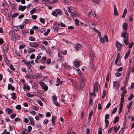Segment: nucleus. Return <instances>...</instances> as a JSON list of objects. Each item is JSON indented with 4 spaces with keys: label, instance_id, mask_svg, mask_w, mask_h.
Wrapping results in <instances>:
<instances>
[{
    "label": "nucleus",
    "instance_id": "20e7f679",
    "mask_svg": "<svg viewBox=\"0 0 134 134\" xmlns=\"http://www.w3.org/2000/svg\"><path fill=\"white\" fill-rule=\"evenodd\" d=\"M121 36L123 37L124 39L128 38V34H127L126 30L123 31L121 33Z\"/></svg>",
    "mask_w": 134,
    "mask_h": 134
},
{
    "label": "nucleus",
    "instance_id": "dca6fc26",
    "mask_svg": "<svg viewBox=\"0 0 134 134\" xmlns=\"http://www.w3.org/2000/svg\"><path fill=\"white\" fill-rule=\"evenodd\" d=\"M131 68H129V71H128V72L127 73V75L125 79V80L126 81H127L129 79V73L130 72V71L131 70Z\"/></svg>",
    "mask_w": 134,
    "mask_h": 134
},
{
    "label": "nucleus",
    "instance_id": "f03ea898",
    "mask_svg": "<svg viewBox=\"0 0 134 134\" xmlns=\"http://www.w3.org/2000/svg\"><path fill=\"white\" fill-rule=\"evenodd\" d=\"M68 12L70 13L71 15V16L73 17H75L76 16V13L75 10L72 8H71L70 7L68 8Z\"/></svg>",
    "mask_w": 134,
    "mask_h": 134
},
{
    "label": "nucleus",
    "instance_id": "2f4dec72",
    "mask_svg": "<svg viewBox=\"0 0 134 134\" xmlns=\"http://www.w3.org/2000/svg\"><path fill=\"white\" fill-rule=\"evenodd\" d=\"M47 58L45 57H43L41 59V61L42 63H44L46 60Z\"/></svg>",
    "mask_w": 134,
    "mask_h": 134
},
{
    "label": "nucleus",
    "instance_id": "69168bd1",
    "mask_svg": "<svg viewBox=\"0 0 134 134\" xmlns=\"http://www.w3.org/2000/svg\"><path fill=\"white\" fill-rule=\"evenodd\" d=\"M16 114H12L10 115V117L12 119H13L15 118L16 116Z\"/></svg>",
    "mask_w": 134,
    "mask_h": 134
},
{
    "label": "nucleus",
    "instance_id": "bf43d9fd",
    "mask_svg": "<svg viewBox=\"0 0 134 134\" xmlns=\"http://www.w3.org/2000/svg\"><path fill=\"white\" fill-rule=\"evenodd\" d=\"M102 129L101 127H100L99 129V131L98 132V134H102Z\"/></svg>",
    "mask_w": 134,
    "mask_h": 134
},
{
    "label": "nucleus",
    "instance_id": "6ab92c4d",
    "mask_svg": "<svg viewBox=\"0 0 134 134\" xmlns=\"http://www.w3.org/2000/svg\"><path fill=\"white\" fill-rule=\"evenodd\" d=\"M59 24L58 23L57 25L54 27V29L55 32H57L58 31V28Z\"/></svg>",
    "mask_w": 134,
    "mask_h": 134
},
{
    "label": "nucleus",
    "instance_id": "b1692460",
    "mask_svg": "<svg viewBox=\"0 0 134 134\" xmlns=\"http://www.w3.org/2000/svg\"><path fill=\"white\" fill-rule=\"evenodd\" d=\"M85 85L84 82H82V83H80L79 87H77V88H78L80 89L81 88L85 86Z\"/></svg>",
    "mask_w": 134,
    "mask_h": 134
},
{
    "label": "nucleus",
    "instance_id": "f257e3e1",
    "mask_svg": "<svg viewBox=\"0 0 134 134\" xmlns=\"http://www.w3.org/2000/svg\"><path fill=\"white\" fill-rule=\"evenodd\" d=\"M99 37L100 39V42L101 43H104L105 42V41L107 42L108 41V38L107 36L104 35V37H103L101 35L99 34Z\"/></svg>",
    "mask_w": 134,
    "mask_h": 134
},
{
    "label": "nucleus",
    "instance_id": "473e14b6",
    "mask_svg": "<svg viewBox=\"0 0 134 134\" xmlns=\"http://www.w3.org/2000/svg\"><path fill=\"white\" fill-rule=\"evenodd\" d=\"M19 15V14L17 13H14L12 15V18H14L18 16Z\"/></svg>",
    "mask_w": 134,
    "mask_h": 134
},
{
    "label": "nucleus",
    "instance_id": "393cba45",
    "mask_svg": "<svg viewBox=\"0 0 134 134\" xmlns=\"http://www.w3.org/2000/svg\"><path fill=\"white\" fill-rule=\"evenodd\" d=\"M116 62V60H115V64L119 66H120L121 65V63L120 62V60H119V59H118L117 61Z\"/></svg>",
    "mask_w": 134,
    "mask_h": 134
},
{
    "label": "nucleus",
    "instance_id": "423d86ee",
    "mask_svg": "<svg viewBox=\"0 0 134 134\" xmlns=\"http://www.w3.org/2000/svg\"><path fill=\"white\" fill-rule=\"evenodd\" d=\"M119 86V82L116 81L114 82L113 85V87L114 88H118Z\"/></svg>",
    "mask_w": 134,
    "mask_h": 134
},
{
    "label": "nucleus",
    "instance_id": "603ef678",
    "mask_svg": "<svg viewBox=\"0 0 134 134\" xmlns=\"http://www.w3.org/2000/svg\"><path fill=\"white\" fill-rule=\"evenodd\" d=\"M4 60L5 61V62L7 64H8L9 63L8 60L7 58L6 57H5V58H4Z\"/></svg>",
    "mask_w": 134,
    "mask_h": 134
},
{
    "label": "nucleus",
    "instance_id": "4be33fe9",
    "mask_svg": "<svg viewBox=\"0 0 134 134\" xmlns=\"http://www.w3.org/2000/svg\"><path fill=\"white\" fill-rule=\"evenodd\" d=\"M35 76L38 78H41L42 77V75L40 74L36 73L35 75Z\"/></svg>",
    "mask_w": 134,
    "mask_h": 134
},
{
    "label": "nucleus",
    "instance_id": "a878e982",
    "mask_svg": "<svg viewBox=\"0 0 134 134\" xmlns=\"http://www.w3.org/2000/svg\"><path fill=\"white\" fill-rule=\"evenodd\" d=\"M127 12V9L126 8H125L124 11L122 15V18H124Z\"/></svg>",
    "mask_w": 134,
    "mask_h": 134
},
{
    "label": "nucleus",
    "instance_id": "8fccbe9b",
    "mask_svg": "<svg viewBox=\"0 0 134 134\" xmlns=\"http://www.w3.org/2000/svg\"><path fill=\"white\" fill-rule=\"evenodd\" d=\"M31 17L33 20H35L37 18V16L36 15H33Z\"/></svg>",
    "mask_w": 134,
    "mask_h": 134
},
{
    "label": "nucleus",
    "instance_id": "a211bd4d",
    "mask_svg": "<svg viewBox=\"0 0 134 134\" xmlns=\"http://www.w3.org/2000/svg\"><path fill=\"white\" fill-rule=\"evenodd\" d=\"M5 111L6 112H7L8 114H10L12 113V110L11 109H9V108H7L5 110Z\"/></svg>",
    "mask_w": 134,
    "mask_h": 134
},
{
    "label": "nucleus",
    "instance_id": "1a4fd4ad",
    "mask_svg": "<svg viewBox=\"0 0 134 134\" xmlns=\"http://www.w3.org/2000/svg\"><path fill=\"white\" fill-rule=\"evenodd\" d=\"M23 87L24 90H27V91H29L30 88V86L28 85H26L25 83L23 84Z\"/></svg>",
    "mask_w": 134,
    "mask_h": 134
},
{
    "label": "nucleus",
    "instance_id": "5fc2aeb1",
    "mask_svg": "<svg viewBox=\"0 0 134 134\" xmlns=\"http://www.w3.org/2000/svg\"><path fill=\"white\" fill-rule=\"evenodd\" d=\"M51 62V59H48L46 61V63L47 64H49Z\"/></svg>",
    "mask_w": 134,
    "mask_h": 134
},
{
    "label": "nucleus",
    "instance_id": "aec40b11",
    "mask_svg": "<svg viewBox=\"0 0 134 134\" xmlns=\"http://www.w3.org/2000/svg\"><path fill=\"white\" fill-rule=\"evenodd\" d=\"M57 13L59 15H61L62 14V12L59 9H57L55 10Z\"/></svg>",
    "mask_w": 134,
    "mask_h": 134
},
{
    "label": "nucleus",
    "instance_id": "9b49d317",
    "mask_svg": "<svg viewBox=\"0 0 134 134\" xmlns=\"http://www.w3.org/2000/svg\"><path fill=\"white\" fill-rule=\"evenodd\" d=\"M75 48L76 50H78L81 48V46L80 44L77 43L75 44Z\"/></svg>",
    "mask_w": 134,
    "mask_h": 134
},
{
    "label": "nucleus",
    "instance_id": "58836bf2",
    "mask_svg": "<svg viewBox=\"0 0 134 134\" xmlns=\"http://www.w3.org/2000/svg\"><path fill=\"white\" fill-rule=\"evenodd\" d=\"M127 39L128 38L125 39H124V43L126 45H127L129 43V41H128Z\"/></svg>",
    "mask_w": 134,
    "mask_h": 134
},
{
    "label": "nucleus",
    "instance_id": "79ce46f5",
    "mask_svg": "<svg viewBox=\"0 0 134 134\" xmlns=\"http://www.w3.org/2000/svg\"><path fill=\"white\" fill-rule=\"evenodd\" d=\"M37 86V85L36 83L34 82L33 83V85L32 86V88L33 89H36Z\"/></svg>",
    "mask_w": 134,
    "mask_h": 134
},
{
    "label": "nucleus",
    "instance_id": "338daca9",
    "mask_svg": "<svg viewBox=\"0 0 134 134\" xmlns=\"http://www.w3.org/2000/svg\"><path fill=\"white\" fill-rule=\"evenodd\" d=\"M75 23L77 24L78 25L79 23V21L77 19H75Z\"/></svg>",
    "mask_w": 134,
    "mask_h": 134
},
{
    "label": "nucleus",
    "instance_id": "de8ad7c7",
    "mask_svg": "<svg viewBox=\"0 0 134 134\" xmlns=\"http://www.w3.org/2000/svg\"><path fill=\"white\" fill-rule=\"evenodd\" d=\"M53 101H56L57 99V97L56 96L54 95L53 96Z\"/></svg>",
    "mask_w": 134,
    "mask_h": 134
},
{
    "label": "nucleus",
    "instance_id": "5701e85b",
    "mask_svg": "<svg viewBox=\"0 0 134 134\" xmlns=\"http://www.w3.org/2000/svg\"><path fill=\"white\" fill-rule=\"evenodd\" d=\"M127 27V24L126 23H124L122 25V28L123 29L126 30Z\"/></svg>",
    "mask_w": 134,
    "mask_h": 134
},
{
    "label": "nucleus",
    "instance_id": "e433bc0d",
    "mask_svg": "<svg viewBox=\"0 0 134 134\" xmlns=\"http://www.w3.org/2000/svg\"><path fill=\"white\" fill-rule=\"evenodd\" d=\"M55 117L54 116H52V123L53 125H54L55 124Z\"/></svg>",
    "mask_w": 134,
    "mask_h": 134
},
{
    "label": "nucleus",
    "instance_id": "6e6552de",
    "mask_svg": "<svg viewBox=\"0 0 134 134\" xmlns=\"http://www.w3.org/2000/svg\"><path fill=\"white\" fill-rule=\"evenodd\" d=\"M29 45L31 47H36L38 46V44L36 42H30Z\"/></svg>",
    "mask_w": 134,
    "mask_h": 134
},
{
    "label": "nucleus",
    "instance_id": "ddd939ff",
    "mask_svg": "<svg viewBox=\"0 0 134 134\" xmlns=\"http://www.w3.org/2000/svg\"><path fill=\"white\" fill-rule=\"evenodd\" d=\"M8 89L9 90H11L12 91H14L15 89L14 87L12 86L11 84H9L8 87Z\"/></svg>",
    "mask_w": 134,
    "mask_h": 134
},
{
    "label": "nucleus",
    "instance_id": "cd10ccee",
    "mask_svg": "<svg viewBox=\"0 0 134 134\" xmlns=\"http://www.w3.org/2000/svg\"><path fill=\"white\" fill-rule=\"evenodd\" d=\"M57 0H47L46 1H45L46 2H50V3H56L57 2Z\"/></svg>",
    "mask_w": 134,
    "mask_h": 134
},
{
    "label": "nucleus",
    "instance_id": "3c124183",
    "mask_svg": "<svg viewBox=\"0 0 134 134\" xmlns=\"http://www.w3.org/2000/svg\"><path fill=\"white\" fill-rule=\"evenodd\" d=\"M133 96H134L132 94H131L130 96L128 98V100H131L133 98Z\"/></svg>",
    "mask_w": 134,
    "mask_h": 134
},
{
    "label": "nucleus",
    "instance_id": "a18cd8bd",
    "mask_svg": "<svg viewBox=\"0 0 134 134\" xmlns=\"http://www.w3.org/2000/svg\"><path fill=\"white\" fill-rule=\"evenodd\" d=\"M120 53H118L117 55L116 59V62L117 61L118 59H119V58L120 57Z\"/></svg>",
    "mask_w": 134,
    "mask_h": 134
},
{
    "label": "nucleus",
    "instance_id": "72a5a7b5",
    "mask_svg": "<svg viewBox=\"0 0 134 134\" xmlns=\"http://www.w3.org/2000/svg\"><path fill=\"white\" fill-rule=\"evenodd\" d=\"M37 103L40 104V105L42 107L43 106V105L42 104V103L40 100L38 99V100H37Z\"/></svg>",
    "mask_w": 134,
    "mask_h": 134
},
{
    "label": "nucleus",
    "instance_id": "6e6d98bb",
    "mask_svg": "<svg viewBox=\"0 0 134 134\" xmlns=\"http://www.w3.org/2000/svg\"><path fill=\"white\" fill-rule=\"evenodd\" d=\"M40 20L41 22L42 23H44L45 20L44 19L42 18H40Z\"/></svg>",
    "mask_w": 134,
    "mask_h": 134
},
{
    "label": "nucleus",
    "instance_id": "a19ab883",
    "mask_svg": "<svg viewBox=\"0 0 134 134\" xmlns=\"http://www.w3.org/2000/svg\"><path fill=\"white\" fill-rule=\"evenodd\" d=\"M10 4L11 6L14 9H15V8L16 5H15L13 3H10Z\"/></svg>",
    "mask_w": 134,
    "mask_h": 134
},
{
    "label": "nucleus",
    "instance_id": "0e129e2a",
    "mask_svg": "<svg viewBox=\"0 0 134 134\" xmlns=\"http://www.w3.org/2000/svg\"><path fill=\"white\" fill-rule=\"evenodd\" d=\"M119 129L118 128L117 126L115 127H114V131L116 133L118 130Z\"/></svg>",
    "mask_w": 134,
    "mask_h": 134
},
{
    "label": "nucleus",
    "instance_id": "e2e57ef3",
    "mask_svg": "<svg viewBox=\"0 0 134 134\" xmlns=\"http://www.w3.org/2000/svg\"><path fill=\"white\" fill-rule=\"evenodd\" d=\"M10 68L12 70H14L15 69L14 68L12 64H11L10 65Z\"/></svg>",
    "mask_w": 134,
    "mask_h": 134
},
{
    "label": "nucleus",
    "instance_id": "0eeeda50",
    "mask_svg": "<svg viewBox=\"0 0 134 134\" xmlns=\"http://www.w3.org/2000/svg\"><path fill=\"white\" fill-rule=\"evenodd\" d=\"M98 81H96V82L94 87V91H96L97 92L98 91Z\"/></svg>",
    "mask_w": 134,
    "mask_h": 134
},
{
    "label": "nucleus",
    "instance_id": "39448f33",
    "mask_svg": "<svg viewBox=\"0 0 134 134\" xmlns=\"http://www.w3.org/2000/svg\"><path fill=\"white\" fill-rule=\"evenodd\" d=\"M109 118V115L108 114H106L105 116V122L106 124V127H107L109 124V121L108 119Z\"/></svg>",
    "mask_w": 134,
    "mask_h": 134
},
{
    "label": "nucleus",
    "instance_id": "9d476101",
    "mask_svg": "<svg viewBox=\"0 0 134 134\" xmlns=\"http://www.w3.org/2000/svg\"><path fill=\"white\" fill-rule=\"evenodd\" d=\"M26 6H22L21 5H20L19 7V10L20 11H24L26 8Z\"/></svg>",
    "mask_w": 134,
    "mask_h": 134
},
{
    "label": "nucleus",
    "instance_id": "37998d69",
    "mask_svg": "<svg viewBox=\"0 0 134 134\" xmlns=\"http://www.w3.org/2000/svg\"><path fill=\"white\" fill-rule=\"evenodd\" d=\"M54 104L57 106H59V103L57 101V100L53 101Z\"/></svg>",
    "mask_w": 134,
    "mask_h": 134
},
{
    "label": "nucleus",
    "instance_id": "c03bdc74",
    "mask_svg": "<svg viewBox=\"0 0 134 134\" xmlns=\"http://www.w3.org/2000/svg\"><path fill=\"white\" fill-rule=\"evenodd\" d=\"M36 10L35 8H34L32 10H31L30 11V12L31 13V14H33L35 12H36Z\"/></svg>",
    "mask_w": 134,
    "mask_h": 134
},
{
    "label": "nucleus",
    "instance_id": "774afa93",
    "mask_svg": "<svg viewBox=\"0 0 134 134\" xmlns=\"http://www.w3.org/2000/svg\"><path fill=\"white\" fill-rule=\"evenodd\" d=\"M134 88V83H133L131 84V86L129 88L130 89H131L132 88Z\"/></svg>",
    "mask_w": 134,
    "mask_h": 134
},
{
    "label": "nucleus",
    "instance_id": "c756f323",
    "mask_svg": "<svg viewBox=\"0 0 134 134\" xmlns=\"http://www.w3.org/2000/svg\"><path fill=\"white\" fill-rule=\"evenodd\" d=\"M119 118L118 116L116 117L115 118L114 120L113 121V123L114 124L116 123L118 121Z\"/></svg>",
    "mask_w": 134,
    "mask_h": 134
},
{
    "label": "nucleus",
    "instance_id": "f704fd0d",
    "mask_svg": "<svg viewBox=\"0 0 134 134\" xmlns=\"http://www.w3.org/2000/svg\"><path fill=\"white\" fill-rule=\"evenodd\" d=\"M16 93H12V98L13 99H15L16 98V97L15 96Z\"/></svg>",
    "mask_w": 134,
    "mask_h": 134
},
{
    "label": "nucleus",
    "instance_id": "412c9836",
    "mask_svg": "<svg viewBox=\"0 0 134 134\" xmlns=\"http://www.w3.org/2000/svg\"><path fill=\"white\" fill-rule=\"evenodd\" d=\"M92 60H94V58L95 55L92 52H90V53Z\"/></svg>",
    "mask_w": 134,
    "mask_h": 134
},
{
    "label": "nucleus",
    "instance_id": "ea45409f",
    "mask_svg": "<svg viewBox=\"0 0 134 134\" xmlns=\"http://www.w3.org/2000/svg\"><path fill=\"white\" fill-rule=\"evenodd\" d=\"M52 15L56 17L58 15L55 11L53 12H52Z\"/></svg>",
    "mask_w": 134,
    "mask_h": 134
},
{
    "label": "nucleus",
    "instance_id": "bb28decb",
    "mask_svg": "<svg viewBox=\"0 0 134 134\" xmlns=\"http://www.w3.org/2000/svg\"><path fill=\"white\" fill-rule=\"evenodd\" d=\"M28 51L29 53L34 52L35 51V50L32 48H30L28 50Z\"/></svg>",
    "mask_w": 134,
    "mask_h": 134
},
{
    "label": "nucleus",
    "instance_id": "864d4df0",
    "mask_svg": "<svg viewBox=\"0 0 134 134\" xmlns=\"http://www.w3.org/2000/svg\"><path fill=\"white\" fill-rule=\"evenodd\" d=\"M42 43L46 45H47L48 44L47 42L45 40L42 41Z\"/></svg>",
    "mask_w": 134,
    "mask_h": 134
},
{
    "label": "nucleus",
    "instance_id": "4d7b16f0",
    "mask_svg": "<svg viewBox=\"0 0 134 134\" xmlns=\"http://www.w3.org/2000/svg\"><path fill=\"white\" fill-rule=\"evenodd\" d=\"M16 108L17 109L20 110L21 108V107L20 105H18L16 106Z\"/></svg>",
    "mask_w": 134,
    "mask_h": 134
},
{
    "label": "nucleus",
    "instance_id": "7c9ffc66",
    "mask_svg": "<svg viewBox=\"0 0 134 134\" xmlns=\"http://www.w3.org/2000/svg\"><path fill=\"white\" fill-rule=\"evenodd\" d=\"M106 94V92L105 90H104L103 91V96H102V98L103 99H104V98Z\"/></svg>",
    "mask_w": 134,
    "mask_h": 134
},
{
    "label": "nucleus",
    "instance_id": "13d9d810",
    "mask_svg": "<svg viewBox=\"0 0 134 134\" xmlns=\"http://www.w3.org/2000/svg\"><path fill=\"white\" fill-rule=\"evenodd\" d=\"M133 42H131L130 43L129 45V48H131L132 47V46H133Z\"/></svg>",
    "mask_w": 134,
    "mask_h": 134
},
{
    "label": "nucleus",
    "instance_id": "49530a36",
    "mask_svg": "<svg viewBox=\"0 0 134 134\" xmlns=\"http://www.w3.org/2000/svg\"><path fill=\"white\" fill-rule=\"evenodd\" d=\"M35 58V56L34 54H32L30 56V59H34Z\"/></svg>",
    "mask_w": 134,
    "mask_h": 134
},
{
    "label": "nucleus",
    "instance_id": "09e8293b",
    "mask_svg": "<svg viewBox=\"0 0 134 134\" xmlns=\"http://www.w3.org/2000/svg\"><path fill=\"white\" fill-rule=\"evenodd\" d=\"M32 130V127L30 126H29L28 127V130L27 132H30Z\"/></svg>",
    "mask_w": 134,
    "mask_h": 134
},
{
    "label": "nucleus",
    "instance_id": "2eb2a0df",
    "mask_svg": "<svg viewBox=\"0 0 134 134\" xmlns=\"http://www.w3.org/2000/svg\"><path fill=\"white\" fill-rule=\"evenodd\" d=\"M116 44L118 50H119L122 46L121 44L118 42L116 43Z\"/></svg>",
    "mask_w": 134,
    "mask_h": 134
},
{
    "label": "nucleus",
    "instance_id": "f8f14e48",
    "mask_svg": "<svg viewBox=\"0 0 134 134\" xmlns=\"http://www.w3.org/2000/svg\"><path fill=\"white\" fill-rule=\"evenodd\" d=\"M78 79L81 82H84L85 80V78L83 77V75L79 76L78 77Z\"/></svg>",
    "mask_w": 134,
    "mask_h": 134
},
{
    "label": "nucleus",
    "instance_id": "c9c22d12",
    "mask_svg": "<svg viewBox=\"0 0 134 134\" xmlns=\"http://www.w3.org/2000/svg\"><path fill=\"white\" fill-rule=\"evenodd\" d=\"M132 104V102H131L128 105H127V107L128 108V111H129V109H130V108L131 107Z\"/></svg>",
    "mask_w": 134,
    "mask_h": 134
},
{
    "label": "nucleus",
    "instance_id": "4468645a",
    "mask_svg": "<svg viewBox=\"0 0 134 134\" xmlns=\"http://www.w3.org/2000/svg\"><path fill=\"white\" fill-rule=\"evenodd\" d=\"M24 63L27 66L28 69H30L31 68L32 65L29 62H28L26 61H25V62H24Z\"/></svg>",
    "mask_w": 134,
    "mask_h": 134
},
{
    "label": "nucleus",
    "instance_id": "7ed1b4c3",
    "mask_svg": "<svg viewBox=\"0 0 134 134\" xmlns=\"http://www.w3.org/2000/svg\"><path fill=\"white\" fill-rule=\"evenodd\" d=\"M39 83L41 86L42 89H44L45 91H47L48 90V87L44 82L40 81L39 82Z\"/></svg>",
    "mask_w": 134,
    "mask_h": 134
},
{
    "label": "nucleus",
    "instance_id": "052dcab7",
    "mask_svg": "<svg viewBox=\"0 0 134 134\" xmlns=\"http://www.w3.org/2000/svg\"><path fill=\"white\" fill-rule=\"evenodd\" d=\"M93 111L92 110L91 112H90V113L89 114V119H90V117L92 115V114H93Z\"/></svg>",
    "mask_w": 134,
    "mask_h": 134
},
{
    "label": "nucleus",
    "instance_id": "680f3d73",
    "mask_svg": "<svg viewBox=\"0 0 134 134\" xmlns=\"http://www.w3.org/2000/svg\"><path fill=\"white\" fill-rule=\"evenodd\" d=\"M33 109L36 110H38V108L37 107L33 106L32 108Z\"/></svg>",
    "mask_w": 134,
    "mask_h": 134
},
{
    "label": "nucleus",
    "instance_id": "c85d7f7f",
    "mask_svg": "<svg viewBox=\"0 0 134 134\" xmlns=\"http://www.w3.org/2000/svg\"><path fill=\"white\" fill-rule=\"evenodd\" d=\"M74 63L75 66L76 67L79 66L80 65V63L76 60L75 61Z\"/></svg>",
    "mask_w": 134,
    "mask_h": 134
},
{
    "label": "nucleus",
    "instance_id": "f3484780",
    "mask_svg": "<svg viewBox=\"0 0 134 134\" xmlns=\"http://www.w3.org/2000/svg\"><path fill=\"white\" fill-rule=\"evenodd\" d=\"M130 50H128L125 54L124 58L126 59L127 58L130 53Z\"/></svg>",
    "mask_w": 134,
    "mask_h": 134
},
{
    "label": "nucleus",
    "instance_id": "4c0bfd02",
    "mask_svg": "<svg viewBox=\"0 0 134 134\" xmlns=\"http://www.w3.org/2000/svg\"><path fill=\"white\" fill-rule=\"evenodd\" d=\"M29 40L31 41H34L35 40V39L32 36H30L29 37Z\"/></svg>",
    "mask_w": 134,
    "mask_h": 134
}]
</instances>
